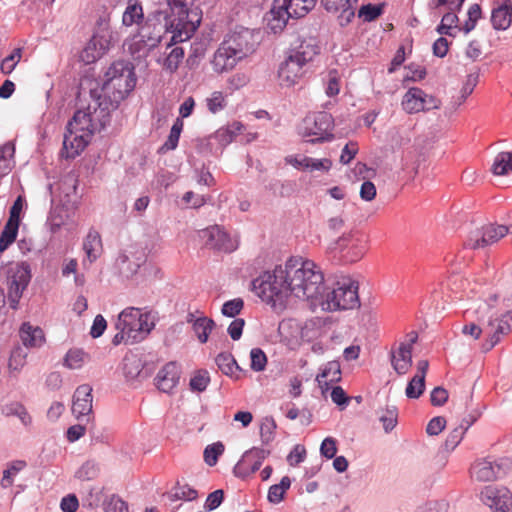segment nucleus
I'll return each mask as SVG.
<instances>
[{
	"mask_svg": "<svg viewBox=\"0 0 512 512\" xmlns=\"http://www.w3.org/2000/svg\"><path fill=\"white\" fill-rule=\"evenodd\" d=\"M446 426V420L444 417L437 416L432 418L426 427V432L428 435L436 436L440 434Z\"/></svg>",
	"mask_w": 512,
	"mask_h": 512,
	"instance_id": "64",
	"label": "nucleus"
},
{
	"mask_svg": "<svg viewBox=\"0 0 512 512\" xmlns=\"http://www.w3.org/2000/svg\"><path fill=\"white\" fill-rule=\"evenodd\" d=\"M306 458V449L301 444H296L287 456V462L290 466H297Z\"/></svg>",
	"mask_w": 512,
	"mask_h": 512,
	"instance_id": "59",
	"label": "nucleus"
},
{
	"mask_svg": "<svg viewBox=\"0 0 512 512\" xmlns=\"http://www.w3.org/2000/svg\"><path fill=\"white\" fill-rule=\"evenodd\" d=\"M270 451L259 447H253L242 455L233 468L236 477L245 479L258 471L263 461L269 456Z\"/></svg>",
	"mask_w": 512,
	"mask_h": 512,
	"instance_id": "15",
	"label": "nucleus"
},
{
	"mask_svg": "<svg viewBox=\"0 0 512 512\" xmlns=\"http://www.w3.org/2000/svg\"><path fill=\"white\" fill-rule=\"evenodd\" d=\"M481 500L493 512H511L512 494L510 490L503 486L489 485L482 489Z\"/></svg>",
	"mask_w": 512,
	"mask_h": 512,
	"instance_id": "14",
	"label": "nucleus"
},
{
	"mask_svg": "<svg viewBox=\"0 0 512 512\" xmlns=\"http://www.w3.org/2000/svg\"><path fill=\"white\" fill-rule=\"evenodd\" d=\"M465 435L464 429L455 427L447 436L442 448L446 452H452L462 441Z\"/></svg>",
	"mask_w": 512,
	"mask_h": 512,
	"instance_id": "52",
	"label": "nucleus"
},
{
	"mask_svg": "<svg viewBox=\"0 0 512 512\" xmlns=\"http://www.w3.org/2000/svg\"><path fill=\"white\" fill-rule=\"evenodd\" d=\"M180 374L181 370L176 362L165 364L155 377L157 388L164 393H171L179 383Z\"/></svg>",
	"mask_w": 512,
	"mask_h": 512,
	"instance_id": "21",
	"label": "nucleus"
},
{
	"mask_svg": "<svg viewBox=\"0 0 512 512\" xmlns=\"http://www.w3.org/2000/svg\"><path fill=\"white\" fill-rule=\"evenodd\" d=\"M324 311L354 309L360 306L358 283L351 279L337 282L335 287L326 289L318 299Z\"/></svg>",
	"mask_w": 512,
	"mask_h": 512,
	"instance_id": "7",
	"label": "nucleus"
},
{
	"mask_svg": "<svg viewBox=\"0 0 512 512\" xmlns=\"http://www.w3.org/2000/svg\"><path fill=\"white\" fill-rule=\"evenodd\" d=\"M27 463L24 460H14L7 464V468L3 471V476L0 481V485L3 489H7L12 486L15 476L21 472Z\"/></svg>",
	"mask_w": 512,
	"mask_h": 512,
	"instance_id": "36",
	"label": "nucleus"
},
{
	"mask_svg": "<svg viewBox=\"0 0 512 512\" xmlns=\"http://www.w3.org/2000/svg\"><path fill=\"white\" fill-rule=\"evenodd\" d=\"M19 223L8 220L0 235V252L6 250L16 239Z\"/></svg>",
	"mask_w": 512,
	"mask_h": 512,
	"instance_id": "41",
	"label": "nucleus"
},
{
	"mask_svg": "<svg viewBox=\"0 0 512 512\" xmlns=\"http://www.w3.org/2000/svg\"><path fill=\"white\" fill-rule=\"evenodd\" d=\"M22 57V49L16 48L10 55L4 58L1 62L0 69L3 74H10L15 69L16 65Z\"/></svg>",
	"mask_w": 512,
	"mask_h": 512,
	"instance_id": "51",
	"label": "nucleus"
},
{
	"mask_svg": "<svg viewBox=\"0 0 512 512\" xmlns=\"http://www.w3.org/2000/svg\"><path fill=\"white\" fill-rule=\"evenodd\" d=\"M122 15V24L130 27L134 24H140L144 19L142 5L138 0L129 1Z\"/></svg>",
	"mask_w": 512,
	"mask_h": 512,
	"instance_id": "32",
	"label": "nucleus"
},
{
	"mask_svg": "<svg viewBox=\"0 0 512 512\" xmlns=\"http://www.w3.org/2000/svg\"><path fill=\"white\" fill-rule=\"evenodd\" d=\"M357 2L358 0H321V4L327 12H340L338 18L341 26L350 23L355 16L353 5Z\"/></svg>",
	"mask_w": 512,
	"mask_h": 512,
	"instance_id": "24",
	"label": "nucleus"
},
{
	"mask_svg": "<svg viewBox=\"0 0 512 512\" xmlns=\"http://www.w3.org/2000/svg\"><path fill=\"white\" fill-rule=\"evenodd\" d=\"M224 452V445L221 442H216L208 445L204 449V460L207 465H216L218 458Z\"/></svg>",
	"mask_w": 512,
	"mask_h": 512,
	"instance_id": "49",
	"label": "nucleus"
},
{
	"mask_svg": "<svg viewBox=\"0 0 512 512\" xmlns=\"http://www.w3.org/2000/svg\"><path fill=\"white\" fill-rule=\"evenodd\" d=\"M320 47L315 38L309 37L299 41V44L291 49L288 57L280 65L278 77L280 84L292 87L307 72L306 66L319 54Z\"/></svg>",
	"mask_w": 512,
	"mask_h": 512,
	"instance_id": "5",
	"label": "nucleus"
},
{
	"mask_svg": "<svg viewBox=\"0 0 512 512\" xmlns=\"http://www.w3.org/2000/svg\"><path fill=\"white\" fill-rule=\"evenodd\" d=\"M210 382L209 373L206 370H199L196 374L190 379V389L196 392H203L206 390L208 384Z\"/></svg>",
	"mask_w": 512,
	"mask_h": 512,
	"instance_id": "50",
	"label": "nucleus"
},
{
	"mask_svg": "<svg viewBox=\"0 0 512 512\" xmlns=\"http://www.w3.org/2000/svg\"><path fill=\"white\" fill-rule=\"evenodd\" d=\"M402 106L406 112L412 114L438 108V103L434 97L428 96L422 89L413 87L404 95Z\"/></svg>",
	"mask_w": 512,
	"mask_h": 512,
	"instance_id": "17",
	"label": "nucleus"
},
{
	"mask_svg": "<svg viewBox=\"0 0 512 512\" xmlns=\"http://www.w3.org/2000/svg\"><path fill=\"white\" fill-rule=\"evenodd\" d=\"M340 248L341 258L345 263H354L365 254V245L361 242H353L350 235H343L337 242Z\"/></svg>",
	"mask_w": 512,
	"mask_h": 512,
	"instance_id": "25",
	"label": "nucleus"
},
{
	"mask_svg": "<svg viewBox=\"0 0 512 512\" xmlns=\"http://www.w3.org/2000/svg\"><path fill=\"white\" fill-rule=\"evenodd\" d=\"M169 12L155 9L150 12L138 30L139 42L151 50L167 33L171 37L167 48L189 40L202 20V11L195 0H166Z\"/></svg>",
	"mask_w": 512,
	"mask_h": 512,
	"instance_id": "2",
	"label": "nucleus"
},
{
	"mask_svg": "<svg viewBox=\"0 0 512 512\" xmlns=\"http://www.w3.org/2000/svg\"><path fill=\"white\" fill-rule=\"evenodd\" d=\"M154 321L149 313H143L135 307L125 308L117 317L115 329L117 333L112 338V344H135L144 340L154 328Z\"/></svg>",
	"mask_w": 512,
	"mask_h": 512,
	"instance_id": "4",
	"label": "nucleus"
},
{
	"mask_svg": "<svg viewBox=\"0 0 512 512\" xmlns=\"http://www.w3.org/2000/svg\"><path fill=\"white\" fill-rule=\"evenodd\" d=\"M207 107L212 113L221 111L225 107V98L222 92H213L211 97L207 99Z\"/></svg>",
	"mask_w": 512,
	"mask_h": 512,
	"instance_id": "61",
	"label": "nucleus"
},
{
	"mask_svg": "<svg viewBox=\"0 0 512 512\" xmlns=\"http://www.w3.org/2000/svg\"><path fill=\"white\" fill-rule=\"evenodd\" d=\"M250 367L255 372L263 371L267 364L266 354L260 348H253L250 351Z\"/></svg>",
	"mask_w": 512,
	"mask_h": 512,
	"instance_id": "55",
	"label": "nucleus"
},
{
	"mask_svg": "<svg viewBox=\"0 0 512 512\" xmlns=\"http://www.w3.org/2000/svg\"><path fill=\"white\" fill-rule=\"evenodd\" d=\"M510 468L508 459L498 461H489L481 459L476 461L471 467V475L481 482L493 481L505 475Z\"/></svg>",
	"mask_w": 512,
	"mask_h": 512,
	"instance_id": "13",
	"label": "nucleus"
},
{
	"mask_svg": "<svg viewBox=\"0 0 512 512\" xmlns=\"http://www.w3.org/2000/svg\"><path fill=\"white\" fill-rule=\"evenodd\" d=\"M99 468L98 465L93 461H86L76 471L75 477L81 481H90L98 476Z\"/></svg>",
	"mask_w": 512,
	"mask_h": 512,
	"instance_id": "48",
	"label": "nucleus"
},
{
	"mask_svg": "<svg viewBox=\"0 0 512 512\" xmlns=\"http://www.w3.org/2000/svg\"><path fill=\"white\" fill-rule=\"evenodd\" d=\"M409 345L400 343L398 350L391 353V364L399 375L406 374L412 366V350Z\"/></svg>",
	"mask_w": 512,
	"mask_h": 512,
	"instance_id": "29",
	"label": "nucleus"
},
{
	"mask_svg": "<svg viewBox=\"0 0 512 512\" xmlns=\"http://www.w3.org/2000/svg\"><path fill=\"white\" fill-rule=\"evenodd\" d=\"M215 362L220 371L227 376H234L235 372L241 371L235 358L230 353L222 352L217 355Z\"/></svg>",
	"mask_w": 512,
	"mask_h": 512,
	"instance_id": "38",
	"label": "nucleus"
},
{
	"mask_svg": "<svg viewBox=\"0 0 512 512\" xmlns=\"http://www.w3.org/2000/svg\"><path fill=\"white\" fill-rule=\"evenodd\" d=\"M1 412L3 415L10 417H18L24 426H29L32 422L31 416L26 408L20 402H10L2 406Z\"/></svg>",
	"mask_w": 512,
	"mask_h": 512,
	"instance_id": "33",
	"label": "nucleus"
},
{
	"mask_svg": "<svg viewBox=\"0 0 512 512\" xmlns=\"http://www.w3.org/2000/svg\"><path fill=\"white\" fill-rule=\"evenodd\" d=\"M479 82V71L472 72L467 75L466 81L461 88V95L459 104H462L469 95L472 94L474 88L477 86Z\"/></svg>",
	"mask_w": 512,
	"mask_h": 512,
	"instance_id": "53",
	"label": "nucleus"
},
{
	"mask_svg": "<svg viewBox=\"0 0 512 512\" xmlns=\"http://www.w3.org/2000/svg\"><path fill=\"white\" fill-rule=\"evenodd\" d=\"M173 493L169 496L172 501L184 500L193 501L198 497V492L188 484H181L179 481L173 487Z\"/></svg>",
	"mask_w": 512,
	"mask_h": 512,
	"instance_id": "44",
	"label": "nucleus"
},
{
	"mask_svg": "<svg viewBox=\"0 0 512 512\" xmlns=\"http://www.w3.org/2000/svg\"><path fill=\"white\" fill-rule=\"evenodd\" d=\"M144 262V255H141L137 257L135 261H132L130 255L126 251L119 253L116 259V264L119 267L121 273L125 274L126 276H132L136 274Z\"/></svg>",
	"mask_w": 512,
	"mask_h": 512,
	"instance_id": "31",
	"label": "nucleus"
},
{
	"mask_svg": "<svg viewBox=\"0 0 512 512\" xmlns=\"http://www.w3.org/2000/svg\"><path fill=\"white\" fill-rule=\"evenodd\" d=\"M252 290L274 309H283L289 296L318 301L325 290L324 276L313 261L290 258L255 278Z\"/></svg>",
	"mask_w": 512,
	"mask_h": 512,
	"instance_id": "1",
	"label": "nucleus"
},
{
	"mask_svg": "<svg viewBox=\"0 0 512 512\" xmlns=\"http://www.w3.org/2000/svg\"><path fill=\"white\" fill-rule=\"evenodd\" d=\"M223 500L224 491L222 489L215 490L207 496L204 508L206 511H213L222 504Z\"/></svg>",
	"mask_w": 512,
	"mask_h": 512,
	"instance_id": "60",
	"label": "nucleus"
},
{
	"mask_svg": "<svg viewBox=\"0 0 512 512\" xmlns=\"http://www.w3.org/2000/svg\"><path fill=\"white\" fill-rule=\"evenodd\" d=\"M509 233V227L496 223H487L472 229L464 242V248L470 250L485 249Z\"/></svg>",
	"mask_w": 512,
	"mask_h": 512,
	"instance_id": "9",
	"label": "nucleus"
},
{
	"mask_svg": "<svg viewBox=\"0 0 512 512\" xmlns=\"http://www.w3.org/2000/svg\"><path fill=\"white\" fill-rule=\"evenodd\" d=\"M241 58L230 49V46L223 40L215 51L211 61L212 68L216 73H224L232 70Z\"/></svg>",
	"mask_w": 512,
	"mask_h": 512,
	"instance_id": "19",
	"label": "nucleus"
},
{
	"mask_svg": "<svg viewBox=\"0 0 512 512\" xmlns=\"http://www.w3.org/2000/svg\"><path fill=\"white\" fill-rule=\"evenodd\" d=\"M105 512H129L128 504L120 497L112 495L104 502Z\"/></svg>",
	"mask_w": 512,
	"mask_h": 512,
	"instance_id": "58",
	"label": "nucleus"
},
{
	"mask_svg": "<svg viewBox=\"0 0 512 512\" xmlns=\"http://www.w3.org/2000/svg\"><path fill=\"white\" fill-rule=\"evenodd\" d=\"M87 354L82 349H70L64 358V364L70 369H79L83 366Z\"/></svg>",
	"mask_w": 512,
	"mask_h": 512,
	"instance_id": "47",
	"label": "nucleus"
},
{
	"mask_svg": "<svg viewBox=\"0 0 512 512\" xmlns=\"http://www.w3.org/2000/svg\"><path fill=\"white\" fill-rule=\"evenodd\" d=\"M378 414H379V420L383 424L384 431L386 433L391 432L397 424V417H398L397 407L394 405L387 406L385 409L378 411Z\"/></svg>",
	"mask_w": 512,
	"mask_h": 512,
	"instance_id": "43",
	"label": "nucleus"
},
{
	"mask_svg": "<svg viewBox=\"0 0 512 512\" xmlns=\"http://www.w3.org/2000/svg\"><path fill=\"white\" fill-rule=\"evenodd\" d=\"M215 327V322L206 316H201L195 319L192 330L197 336L200 343H206L209 335Z\"/></svg>",
	"mask_w": 512,
	"mask_h": 512,
	"instance_id": "34",
	"label": "nucleus"
},
{
	"mask_svg": "<svg viewBox=\"0 0 512 512\" xmlns=\"http://www.w3.org/2000/svg\"><path fill=\"white\" fill-rule=\"evenodd\" d=\"M201 238L208 249L219 252L230 253L233 252L237 245L231 239L229 234L218 225L208 227L201 231Z\"/></svg>",
	"mask_w": 512,
	"mask_h": 512,
	"instance_id": "16",
	"label": "nucleus"
},
{
	"mask_svg": "<svg viewBox=\"0 0 512 512\" xmlns=\"http://www.w3.org/2000/svg\"><path fill=\"white\" fill-rule=\"evenodd\" d=\"M497 300V295L494 294L488 300H479L474 302L469 308L464 311V316L467 320L476 319L479 323L484 325L488 316L491 313H495L491 302H495Z\"/></svg>",
	"mask_w": 512,
	"mask_h": 512,
	"instance_id": "27",
	"label": "nucleus"
},
{
	"mask_svg": "<svg viewBox=\"0 0 512 512\" xmlns=\"http://www.w3.org/2000/svg\"><path fill=\"white\" fill-rule=\"evenodd\" d=\"M322 378H329V381L325 382V388L328 389L330 383H337L341 380V366L340 363L336 360L329 361L321 374H319L316 380L319 384L322 383Z\"/></svg>",
	"mask_w": 512,
	"mask_h": 512,
	"instance_id": "39",
	"label": "nucleus"
},
{
	"mask_svg": "<svg viewBox=\"0 0 512 512\" xmlns=\"http://www.w3.org/2000/svg\"><path fill=\"white\" fill-rule=\"evenodd\" d=\"M92 133L81 132L74 129H66L63 139L62 155L73 159L78 156L88 145Z\"/></svg>",
	"mask_w": 512,
	"mask_h": 512,
	"instance_id": "18",
	"label": "nucleus"
},
{
	"mask_svg": "<svg viewBox=\"0 0 512 512\" xmlns=\"http://www.w3.org/2000/svg\"><path fill=\"white\" fill-rule=\"evenodd\" d=\"M134 66L130 61L113 62L104 74L101 92H97V104L105 117L118 107L136 85Z\"/></svg>",
	"mask_w": 512,
	"mask_h": 512,
	"instance_id": "3",
	"label": "nucleus"
},
{
	"mask_svg": "<svg viewBox=\"0 0 512 512\" xmlns=\"http://www.w3.org/2000/svg\"><path fill=\"white\" fill-rule=\"evenodd\" d=\"M358 153V144L356 142H348L342 149L340 162L343 165L349 164Z\"/></svg>",
	"mask_w": 512,
	"mask_h": 512,
	"instance_id": "63",
	"label": "nucleus"
},
{
	"mask_svg": "<svg viewBox=\"0 0 512 512\" xmlns=\"http://www.w3.org/2000/svg\"><path fill=\"white\" fill-rule=\"evenodd\" d=\"M82 248L86 255V257L82 260V265L84 268H87L102 254L103 247L100 234L96 230L90 229L83 240Z\"/></svg>",
	"mask_w": 512,
	"mask_h": 512,
	"instance_id": "23",
	"label": "nucleus"
},
{
	"mask_svg": "<svg viewBox=\"0 0 512 512\" xmlns=\"http://www.w3.org/2000/svg\"><path fill=\"white\" fill-rule=\"evenodd\" d=\"M333 128V118L327 112H318L306 116L299 128L303 137H310L308 142L321 143L331 141L334 135L331 133Z\"/></svg>",
	"mask_w": 512,
	"mask_h": 512,
	"instance_id": "8",
	"label": "nucleus"
},
{
	"mask_svg": "<svg viewBox=\"0 0 512 512\" xmlns=\"http://www.w3.org/2000/svg\"><path fill=\"white\" fill-rule=\"evenodd\" d=\"M108 43L102 37L93 36L81 52V60L90 64L100 59L106 52Z\"/></svg>",
	"mask_w": 512,
	"mask_h": 512,
	"instance_id": "28",
	"label": "nucleus"
},
{
	"mask_svg": "<svg viewBox=\"0 0 512 512\" xmlns=\"http://www.w3.org/2000/svg\"><path fill=\"white\" fill-rule=\"evenodd\" d=\"M27 352L20 346L15 347L10 354L8 367L10 371L19 372L26 364Z\"/></svg>",
	"mask_w": 512,
	"mask_h": 512,
	"instance_id": "46",
	"label": "nucleus"
},
{
	"mask_svg": "<svg viewBox=\"0 0 512 512\" xmlns=\"http://www.w3.org/2000/svg\"><path fill=\"white\" fill-rule=\"evenodd\" d=\"M492 172L495 175H507L512 172V152H500L494 159Z\"/></svg>",
	"mask_w": 512,
	"mask_h": 512,
	"instance_id": "40",
	"label": "nucleus"
},
{
	"mask_svg": "<svg viewBox=\"0 0 512 512\" xmlns=\"http://www.w3.org/2000/svg\"><path fill=\"white\" fill-rule=\"evenodd\" d=\"M381 14H382V6L374 5V4L363 5L358 12V16L360 18H363V20L367 21V22H371V21L375 20Z\"/></svg>",
	"mask_w": 512,
	"mask_h": 512,
	"instance_id": "57",
	"label": "nucleus"
},
{
	"mask_svg": "<svg viewBox=\"0 0 512 512\" xmlns=\"http://www.w3.org/2000/svg\"><path fill=\"white\" fill-rule=\"evenodd\" d=\"M92 387L88 384L80 385L73 395L72 413L79 420L92 413Z\"/></svg>",
	"mask_w": 512,
	"mask_h": 512,
	"instance_id": "20",
	"label": "nucleus"
},
{
	"mask_svg": "<svg viewBox=\"0 0 512 512\" xmlns=\"http://www.w3.org/2000/svg\"><path fill=\"white\" fill-rule=\"evenodd\" d=\"M244 307V301L241 298H234L226 301L221 308V313L229 318L236 317Z\"/></svg>",
	"mask_w": 512,
	"mask_h": 512,
	"instance_id": "56",
	"label": "nucleus"
},
{
	"mask_svg": "<svg viewBox=\"0 0 512 512\" xmlns=\"http://www.w3.org/2000/svg\"><path fill=\"white\" fill-rule=\"evenodd\" d=\"M30 280V266L26 263L17 265L15 269L11 271V275L8 278L10 294L14 295L16 298H20Z\"/></svg>",
	"mask_w": 512,
	"mask_h": 512,
	"instance_id": "22",
	"label": "nucleus"
},
{
	"mask_svg": "<svg viewBox=\"0 0 512 512\" xmlns=\"http://www.w3.org/2000/svg\"><path fill=\"white\" fill-rule=\"evenodd\" d=\"M491 23L495 30H507L512 23V0H503L494 6L491 12Z\"/></svg>",
	"mask_w": 512,
	"mask_h": 512,
	"instance_id": "26",
	"label": "nucleus"
},
{
	"mask_svg": "<svg viewBox=\"0 0 512 512\" xmlns=\"http://www.w3.org/2000/svg\"><path fill=\"white\" fill-rule=\"evenodd\" d=\"M183 121L180 118H177L173 123L170 133L163 143V145L159 148V153H166L168 151L175 150L178 146L180 134L183 129Z\"/></svg>",
	"mask_w": 512,
	"mask_h": 512,
	"instance_id": "37",
	"label": "nucleus"
},
{
	"mask_svg": "<svg viewBox=\"0 0 512 512\" xmlns=\"http://www.w3.org/2000/svg\"><path fill=\"white\" fill-rule=\"evenodd\" d=\"M168 49L170 51L163 61V67L170 72H175L184 58L185 51L183 47L176 46V44Z\"/></svg>",
	"mask_w": 512,
	"mask_h": 512,
	"instance_id": "42",
	"label": "nucleus"
},
{
	"mask_svg": "<svg viewBox=\"0 0 512 512\" xmlns=\"http://www.w3.org/2000/svg\"><path fill=\"white\" fill-rule=\"evenodd\" d=\"M224 41L242 60L255 52L260 43V32L240 27L228 34Z\"/></svg>",
	"mask_w": 512,
	"mask_h": 512,
	"instance_id": "10",
	"label": "nucleus"
},
{
	"mask_svg": "<svg viewBox=\"0 0 512 512\" xmlns=\"http://www.w3.org/2000/svg\"><path fill=\"white\" fill-rule=\"evenodd\" d=\"M320 453L327 459H332L337 453V442L332 437L325 438L320 446Z\"/></svg>",
	"mask_w": 512,
	"mask_h": 512,
	"instance_id": "62",
	"label": "nucleus"
},
{
	"mask_svg": "<svg viewBox=\"0 0 512 512\" xmlns=\"http://www.w3.org/2000/svg\"><path fill=\"white\" fill-rule=\"evenodd\" d=\"M19 335L25 347H40L44 341V332L40 327H34L30 323L25 322L21 325Z\"/></svg>",
	"mask_w": 512,
	"mask_h": 512,
	"instance_id": "30",
	"label": "nucleus"
},
{
	"mask_svg": "<svg viewBox=\"0 0 512 512\" xmlns=\"http://www.w3.org/2000/svg\"><path fill=\"white\" fill-rule=\"evenodd\" d=\"M143 363L137 355H126L123 359V373L127 380L141 376Z\"/></svg>",
	"mask_w": 512,
	"mask_h": 512,
	"instance_id": "35",
	"label": "nucleus"
},
{
	"mask_svg": "<svg viewBox=\"0 0 512 512\" xmlns=\"http://www.w3.org/2000/svg\"><path fill=\"white\" fill-rule=\"evenodd\" d=\"M317 0H273L266 21L273 33L282 31L289 18H300L312 10Z\"/></svg>",
	"mask_w": 512,
	"mask_h": 512,
	"instance_id": "6",
	"label": "nucleus"
},
{
	"mask_svg": "<svg viewBox=\"0 0 512 512\" xmlns=\"http://www.w3.org/2000/svg\"><path fill=\"white\" fill-rule=\"evenodd\" d=\"M425 389V381L418 377H413L405 390V394L409 399H418L424 392Z\"/></svg>",
	"mask_w": 512,
	"mask_h": 512,
	"instance_id": "54",
	"label": "nucleus"
},
{
	"mask_svg": "<svg viewBox=\"0 0 512 512\" xmlns=\"http://www.w3.org/2000/svg\"><path fill=\"white\" fill-rule=\"evenodd\" d=\"M277 424L272 416L263 419L260 426V438L263 445H269L275 438Z\"/></svg>",
	"mask_w": 512,
	"mask_h": 512,
	"instance_id": "45",
	"label": "nucleus"
},
{
	"mask_svg": "<svg viewBox=\"0 0 512 512\" xmlns=\"http://www.w3.org/2000/svg\"><path fill=\"white\" fill-rule=\"evenodd\" d=\"M512 311L497 315L491 313L487 322L484 324V332L487 335L486 341L482 344L484 352L490 351L501 340V337L511 331Z\"/></svg>",
	"mask_w": 512,
	"mask_h": 512,
	"instance_id": "11",
	"label": "nucleus"
},
{
	"mask_svg": "<svg viewBox=\"0 0 512 512\" xmlns=\"http://www.w3.org/2000/svg\"><path fill=\"white\" fill-rule=\"evenodd\" d=\"M91 96L93 98V104H89L88 112L82 110L76 111L72 119L68 122L66 129H74L81 132L93 133L94 121H99L102 126L106 124V122L109 120V114L105 117L101 114L100 108L96 102L97 90H91Z\"/></svg>",
	"mask_w": 512,
	"mask_h": 512,
	"instance_id": "12",
	"label": "nucleus"
}]
</instances>
